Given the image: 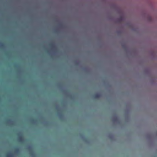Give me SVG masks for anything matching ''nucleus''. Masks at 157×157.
Returning <instances> with one entry per match:
<instances>
[{"mask_svg":"<svg viewBox=\"0 0 157 157\" xmlns=\"http://www.w3.org/2000/svg\"><path fill=\"white\" fill-rule=\"evenodd\" d=\"M18 140L20 142H22L23 141V138L22 136H20L18 138Z\"/></svg>","mask_w":157,"mask_h":157,"instance_id":"f257e3e1","label":"nucleus"},{"mask_svg":"<svg viewBox=\"0 0 157 157\" xmlns=\"http://www.w3.org/2000/svg\"><path fill=\"white\" fill-rule=\"evenodd\" d=\"M100 95L98 94H96L94 95V97L95 98H100Z\"/></svg>","mask_w":157,"mask_h":157,"instance_id":"f03ea898","label":"nucleus"},{"mask_svg":"<svg viewBox=\"0 0 157 157\" xmlns=\"http://www.w3.org/2000/svg\"><path fill=\"white\" fill-rule=\"evenodd\" d=\"M13 154H7L6 155V157H13Z\"/></svg>","mask_w":157,"mask_h":157,"instance_id":"7ed1b4c3","label":"nucleus"},{"mask_svg":"<svg viewBox=\"0 0 157 157\" xmlns=\"http://www.w3.org/2000/svg\"><path fill=\"white\" fill-rule=\"evenodd\" d=\"M19 152V149L18 148H17L15 150V152L17 153Z\"/></svg>","mask_w":157,"mask_h":157,"instance_id":"20e7f679","label":"nucleus"},{"mask_svg":"<svg viewBox=\"0 0 157 157\" xmlns=\"http://www.w3.org/2000/svg\"><path fill=\"white\" fill-rule=\"evenodd\" d=\"M51 46L52 47V48H55V46L53 44H51Z\"/></svg>","mask_w":157,"mask_h":157,"instance_id":"39448f33","label":"nucleus"},{"mask_svg":"<svg viewBox=\"0 0 157 157\" xmlns=\"http://www.w3.org/2000/svg\"><path fill=\"white\" fill-rule=\"evenodd\" d=\"M4 46V45L3 44H0V47H3Z\"/></svg>","mask_w":157,"mask_h":157,"instance_id":"423d86ee","label":"nucleus"},{"mask_svg":"<svg viewBox=\"0 0 157 157\" xmlns=\"http://www.w3.org/2000/svg\"><path fill=\"white\" fill-rule=\"evenodd\" d=\"M122 17H121L119 19V20L120 21H121V20H122Z\"/></svg>","mask_w":157,"mask_h":157,"instance_id":"0eeeda50","label":"nucleus"}]
</instances>
